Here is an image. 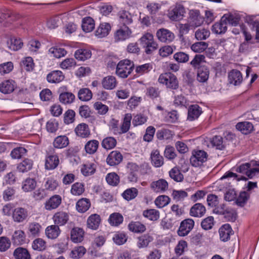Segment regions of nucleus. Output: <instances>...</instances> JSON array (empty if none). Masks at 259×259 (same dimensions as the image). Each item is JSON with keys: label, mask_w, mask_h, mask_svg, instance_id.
<instances>
[{"label": "nucleus", "mask_w": 259, "mask_h": 259, "mask_svg": "<svg viewBox=\"0 0 259 259\" xmlns=\"http://www.w3.org/2000/svg\"><path fill=\"white\" fill-rule=\"evenodd\" d=\"M134 68V63L131 60H121L116 66V74L121 78H126L132 73Z\"/></svg>", "instance_id": "obj_1"}, {"label": "nucleus", "mask_w": 259, "mask_h": 259, "mask_svg": "<svg viewBox=\"0 0 259 259\" xmlns=\"http://www.w3.org/2000/svg\"><path fill=\"white\" fill-rule=\"evenodd\" d=\"M160 83L165 84L167 88L176 90L179 87L178 80L177 77L170 72L161 74L158 78Z\"/></svg>", "instance_id": "obj_2"}, {"label": "nucleus", "mask_w": 259, "mask_h": 259, "mask_svg": "<svg viewBox=\"0 0 259 259\" xmlns=\"http://www.w3.org/2000/svg\"><path fill=\"white\" fill-rule=\"evenodd\" d=\"M208 154L203 150H194L190 157L191 164L194 167H200L207 159Z\"/></svg>", "instance_id": "obj_3"}, {"label": "nucleus", "mask_w": 259, "mask_h": 259, "mask_svg": "<svg viewBox=\"0 0 259 259\" xmlns=\"http://www.w3.org/2000/svg\"><path fill=\"white\" fill-rule=\"evenodd\" d=\"M255 163L254 161H251L242 164L239 166L236 167L235 170L236 172L245 174L246 176L249 179H252L256 175V172L259 171V169L257 167L252 168L251 166H253Z\"/></svg>", "instance_id": "obj_4"}, {"label": "nucleus", "mask_w": 259, "mask_h": 259, "mask_svg": "<svg viewBox=\"0 0 259 259\" xmlns=\"http://www.w3.org/2000/svg\"><path fill=\"white\" fill-rule=\"evenodd\" d=\"M132 31L127 26H121L114 33V40L115 42L124 41L129 38L132 34Z\"/></svg>", "instance_id": "obj_5"}, {"label": "nucleus", "mask_w": 259, "mask_h": 259, "mask_svg": "<svg viewBox=\"0 0 259 259\" xmlns=\"http://www.w3.org/2000/svg\"><path fill=\"white\" fill-rule=\"evenodd\" d=\"M194 226V221L191 219H187L183 221L178 231V235L180 236L187 235L192 230Z\"/></svg>", "instance_id": "obj_6"}, {"label": "nucleus", "mask_w": 259, "mask_h": 259, "mask_svg": "<svg viewBox=\"0 0 259 259\" xmlns=\"http://www.w3.org/2000/svg\"><path fill=\"white\" fill-rule=\"evenodd\" d=\"M185 13L184 8L181 5H177L169 10L168 17L172 21H179L183 19Z\"/></svg>", "instance_id": "obj_7"}, {"label": "nucleus", "mask_w": 259, "mask_h": 259, "mask_svg": "<svg viewBox=\"0 0 259 259\" xmlns=\"http://www.w3.org/2000/svg\"><path fill=\"white\" fill-rule=\"evenodd\" d=\"M156 36L159 40L165 43H169L175 38L174 34L170 30L165 28L158 29L156 32Z\"/></svg>", "instance_id": "obj_8"}, {"label": "nucleus", "mask_w": 259, "mask_h": 259, "mask_svg": "<svg viewBox=\"0 0 259 259\" xmlns=\"http://www.w3.org/2000/svg\"><path fill=\"white\" fill-rule=\"evenodd\" d=\"M61 202V197L59 195H55L46 202L45 207L47 210H51L58 208Z\"/></svg>", "instance_id": "obj_9"}, {"label": "nucleus", "mask_w": 259, "mask_h": 259, "mask_svg": "<svg viewBox=\"0 0 259 259\" xmlns=\"http://www.w3.org/2000/svg\"><path fill=\"white\" fill-rule=\"evenodd\" d=\"M28 217L27 210L22 207H17L14 209L12 217L16 222L20 223L23 222Z\"/></svg>", "instance_id": "obj_10"}, {"label": "nucleus", "mask_w": 259, "mask_h": 259, "mask_svg": "<svg viewBox=\"0 0 259 259\" xmlns=\"http://www.w3.org/2000/svg\"><path fill=\"white\" fill-rule=\"evenodd\" d=\"M188 21L190 24V26L194 29L203 23V19L198 11H194L191 12Z\"/></svg>", "instance_id": "obj_11"}, {"label": "nucleus", "mask_w": 259, "mask_h": 259, "mask_svg": "<svg viewBox=\"0 0 259 259\" xmlns=\"http://www.w3.org/2000/svg\"><path fill=\"white\" fill-rule=\"evenodd\" d=\"M122 159V155L119 151H113L108 155L106 161L110 166H114L119 164Z\"/></svg>", "instance_id": "obj_12"}, {"label": "nucleus", "mask_w": 259, "mask_h": 259, "mask_svg": "<svg viewBox=\"0 0 259 259\" xmlns=\"http://www.w3.org/2000/svg\"><path fill=\"white\" fill-rule=\"evenodd\" d=\"M150 187L157 193H163L168 189V183L164 179H160L151 183Z\"/></svg>", "instance_id": "obj_13"}, {"label": "nucleus", "mask_w": 259, "mask_h": 259, "mask_svg": "<svg viewBox=\"0 0 259 259\" xmlns=\"http://www.w3.org/2000/svg\"><path fill=\"white\" fill-rule=\"evenodd\" d=\"M242 79V74L238 70L233 69L229 73L228 80L230 84L238 85L241 84Z\"/></svg>", "instance_id": "obj_14"}, {"label": "nucleus", "mask_w": 259, "mask_h": 259, "mask_svg": "<svg viewBox=\"0 0 259 259\" xmlns=\"http://www.w3.org/2000/svg\"><path fill=\"white\" fill-rule=\"evenodd\" d=\"M16 87L15 82L13 80H5L0 83V92L8 94L12 93Z\"/></svg>", "instance_id": "obj_15"}, {"label": "nucleus", "mask_w": 259, "mask_h": 259, "mask_svg": "<svg viewBox=\"0 0 259 259\" xmlns=\"http://www.w3.org/2000/svg\"><path fill=\"white\" fill-rule=\"evenodd\" d=\"M227 30V23L225 20H223V17L220 21L214 23L211 28V31L217 34H224Z\"/></svg>", "instance_id": "obj_16"}, {"label": "nucleus", "mask_w": 259, "mask_h": 259, "mask_svg": "<svg viewBox=\"0 0 259 259\" xmlns=\"http://www.w3.org/2000/svg\"><path fill=\"white\" fill-rule=\"evenodd\" d=\"M55 224L59 226H63L67 223L69 220L67 213L64 211H59L55 213L53 218Z\"/></svg>", "instance_id": "obj_17"}, {"label": "nucleus", "mask_w": 259, "mask_h": 259, "mask_svg": "<svg viewBox=\"0 0 259 259\" xmlns=\"http://www.w3.org/2000/svg\"><path fill=\"white\" fill-rule=\"evenodd\" d=\"M118 21L123 26H127L133 22L132 16L130 13L122 10L118 13Z\"/></svg>", "instance_id": "obj_18"}, {"label": "nucleus", "mask_w": 259, "mask_h": 259, "mask_svg": "<svg viewBox=\"0 0 259 259\" xmlns=\"http://www.w3.org/2000/svg\"><path fill=\"white\" fill-rule=\"evenodd\" d=\"M64 78L63 73L59 70H54L47 76V80L50 83H59Z\"/></svg>", "instance_id": "obj_19"}, {"label": "nucleus", "mask_w": 259, "mask_h": 259, "mask_svg": "<svg viewBox=\"0 0 259 259\" xmlns=\"http://www.w3.org/2000/svg\"><path fill=\"white\" fill-rule=\"evenodd\" d=\"M201 113V108L198 105H191L188 109L187 119L193 121L198 118Z\"/></svg>", "instance_id": "obj_20"}, {"label": "nucleus", "mask_w": 259, "mask_h": 259, "mask_svg": "<svg viewBox=\"0 0 259 259\" xmlns=\"http://www.w3.org/2000/svg\"><path fill=\"white\" fill-rule=\"evenodd\" d=\"M220 239L223 241H227L230 238V235L232 234V230L231 226L226 224L223 225L219 229Z\"/></svg>", "instance_id": "obj_21"}, {"label": "nucleus", "mask_w": 259, "mask_h": 259, "mask_svg": "<svg viewBox=\"0 0 259 259\" xmlns=\"http://www.w3.org/2000/svg\"><path fill=\"white\" fill-rule=\"evenodd\" d=\"M206 212L205 206L201 203L195 204L190 209V215L194 217H201Z\"/></svg>", "instance_id": "obj_22"}, {"label": "nucleus", "mask_w": 259, "mask_h": 259, "mask_svg": "<svg viewBox=\"0 0 259 259\" xmlns=\"http://www.w3.org/2000/svg\"><path fill=\"white\" fill-rule=\"evenodd\" d=\"M223 20H225L227 24L236 26L239 24L240 16L237 13H228L223 16Z\"/></svg>", "instance_id": "obj_23"}, {"label": "nucleus", "mask_w": 259, "mask_h": 259, "mask_svg": "<svg viewBox=\"0 0 259 259\" xmlns=\"http://www.w3.org/2000/svg\"><path fill=\"white\" fill-rule=\"evenodd\" d=\"M209 71L206 66H201L197 69V80L200 82H206L209 77Z\"/></svg>", "instance_id": "obj_24"}, {"label": "nucleus", "mask_w": 259, "mask_h": 259, "mask_svg": "<svg viewBox=\"0 0 259 259\" xmlns=\"http://www.w3.org/2000/svg\"><path fill=\"white\" fill-rule=\"evenodd\" d=\"M153 240V237L149 234L142 235L137 238V245L139 248H146Z\"/></svg>", "instance_id": "obj_25"}, {"label": "nucleus", "mask_w": 259, "mask_h": 259, "mask_svg": "<svg viewBox=\"0 0 259 259\" xmlns=\"http://www.w3.org/2000/svg\"><path fill=\"white\" fill-rule=\"evenodd\" d=\"M60 230L57 225H51L47 227L45 233L47 237L51 239H54L58 237L60 233Z\"/></svg>", "instance_id": "obj_26"}, {"label": "nucleus", "mask_w": 259, "mask_h": 259, "mask_svg": "<svg viewBox=\"0 0 259 259\" xmlns=\"http://www.w3.org/2000/svg\"><path fill=\"white\" fill-rule=\"evenodd\" d=\"M110 30L111 26L109 23H101L96 30L95 34L99 38H102L108 35Z\"/></svg>", "instance_id": "obj_27"}, {"label": "nucleus", "mask_w": 259, "mask_h": 259, "mask_svg": "<svg viewBox=\"0 0 259 259\" xmlns=\"http://www.w3.org/2000/svg\"><path fill=\"white\" fill-rule=\"evenodd\" d=\"M152 164L156 167L161 166L164 163V159L157 150H153L151 154Z\"/></svg>", "instance_id": "obj_28"}, {"label": "nucleus", "mask_w": 259, "mask_h": 259, "mask_svg": "<svg viewBox=\"0 0 259 259\" xmlns=\"http://www.w3.org/2000/svg\"><path fill=\"white\" fill-rule=\"evenodd\" d=\"M59 163V159L57 155H49L46 158L45 167L51 170L57 167Z\"/></svg>", "instance_id": "obj_29"}, {"label": "nucleus", "mask_w": 259, "mask_h": 259, "mask_svg": "<svg viewBox=\"0 0 259 259\" xmlns=\"http://www.w3.org/2000/svg\"><path fill=\"white\" fill-rule=\"evenodd\" d=\"M76 134L81 138H87L90 135L88 125L84 123L78 124L75 128Z\"/></svg>", "instance_id": "obj_30"}, {"label": "nucleus", "mask_w": 259, "mask_h": 259, "mask_svg": "<svg viewBox=\"0 0 259 259\" xmlns=\"http://www.w3.org/2000/svg\"><path fill=\"white\" fill-rule=\"evenodd\" d=\"M100 222V215L97 214H93L88 219L87 225L88 228L93 230H96L99 227Z\"/></svg>", "instance_id": "obj_31"}, {"label": "nucleus", "mask_w": 259, "mask_h": 259, "mask_svg": "<svg viewBox=\"0 0 259 259\" xmlns=\"http://www.w3.org/2000/svg\"><path fill=\"white\" fill-rule=\"evenodd\" d=\"M103 87L106 90H112L117 85L116 78L113 76H107L105 77L102 81Z\"/></svg>", "instance_id": "obj_32"}, {"label": "nucleus", "mask_w": 259, "mask_h": 259, "mask_svg": "<svg viewBox=\"0 0 259 259\" xmlns=\"http://www.w3.org/2000/svg\"><path fill=\"white\" fill-rule=\"evenodd\" d=\"M236 129L245 135L250 133L253 130L252 124L248 121L239 122L236 124Z\"/></svg>", "instance_id": "obj_33"}, {"label": "nucleus", "mask_w": 259, "mask_h": 259, "mask_svg": "<svg viewBox=\"0 0 259 259\" xmlns=\"http://www.w3.org/2000/svg\"><path fill=\"white\" fill-rule=\"evenodd\" d=\"M69 139L66 136H59L57 137L54 142V147L58 149H62L67 147L69 144Z\"/></svg>", "instance_id": "obj_34"}, {"label": "nucleus", "mask_w": 259, "mask_h": 259, "mask_svg": "<svg viewBox=\"0 0 259 259\" xmlns=\"http://www.w3.org/2000/svg\"><path fill=\"white\" fill-rule=\"evenodd\" d=\"M84 231L79 228H74L71 231V239L75 243L80 242L83 238Z\"/></svg>", "instance_id": "obj_35"}, {"label": "nucleus", "mask_w": 259, "mask_h": 259, "mask_svg": "<svg viewBox=\"0 0 259 259\" xmlns=\"http://www.w3.org/2000/svg\"><path fill=\"white\" fill-rule=\"evenodd\" d=\"M90 201L87 198H82L79 199L76 204L77 210L81 213L87 211L90 207Z\"/></svg>", "instance_id": "obj_36"}, {"label": "nucleus", "mask_w": 259, "mask_h": 259, "mask_svg": "<svg viewBox=\"0 0 259 259\" xmlns=\"http://www.w3.org/2000/svg\"><path fill=\"white\" fill-rule=\"evenodd\" d=\"M82 29L85 32L92 31L95 28L94 20L90 17L84 18L82 21Z\"/></svg>", "instance_id": "obj_37"}, {"label": "nucleus", "mask_w": 259, "mask_h": 259, "mask_svg": "<svg viewBox=\"0 0 259 259\" xmlns=\"http://www.w3.org/2000/svg\"><path fill=\"white\" fill-rule=\"evenodd\" d=\"M210 144L211 147H215L217 149L223 150L225 147V142L223 138L220 136H215L210 139Z\"/></svg>", "instance_id": "obj_38"}, {"label": "nucleus", "mask_w": 259, "mask_h": 259, "mask_svg": "<svg viewBox=\"0 0 259 259\" xmlns=\"http://www.w3.org/2000/svg\"><path fill=\"white\" fill-rule=\"evenodd\" d=\"M129 230L134 233H141L145 231L146 226L139 222H132L128 225Z\"/></svg>", "instance_id": "obj_39"}, {"label": "nucleus", "mask_w": 259, "mask_h": 259, "mask_svg": "<svg viewBox=\"0 0 259 259\" xmlns=\"http://www.w3.org/2000/svg\"><path fill=\"white\" fill-rule=\"evenodd\" d=\"M13 255L16 259H30L28 251L23 247H18L14 251Z\"/></svg>", "instance_id": "obj_40"}, {"label": "nucleus", "mask_w": 259, "mask_h": 259, "mask_svg": "<svg viewBox=\"0 0 259 259\" xmlns=\"http://www.w3.org/2000/svg\"><path fill=\"white\" fill-rule=\"evenodd\" d=\"M33 164L32 160L26 158L18 164L17 169L20 172H25L32 168Z\"/></svg>", "instance_id": "obj_41"}, {"label": "nucleus", "mask_w": 259, "mask_h": 259, "mask_svg": "<svg viewBox=\"0 0 259 259\" xmlns=\"http://www.w3.org/2000/svg\"><path fill=\"white\" fill-rule=\"evenodd\" d=\"M75 99V96L71 92H65L62 93L59 96L60 102L64 104L72 103Z\"/></svg>", "instance_id": "obj_42"}, {"label": "nucleus", "mask_w": 259, "mask_h": 259, "mask_svg": "<svg viewBox=\"0 0 259 259\" xmlns=\"http://www.w3.org/2000/svg\"><path fill=\"white\" fill-rule=\"evenodd\" d=\"M91 55V51L87 49H78L74 54L75 58L80 61H84L90 58Z\"/></svg>", "instance_id": "obj_43"}, {"label": "nucleus", "mask_w": 259, "mask_h": 259, "mask_svg": "<svg viewBox=\"0 0 259 259\" xmlns=\"http://www.w3.org/2000/svg\"><path fill=\"white\" fill-rule=\"evenodd\" d=\"M36 186V182L32 178H27L22 183V188L25 192H29L34 190Z\"/></svg>", "instance_id": "obj_44"}, {"label": "nucleus", "mask_w": 259, "mask_h": 259, "mask_svg": "<svg viewBox=\"0 0 259 259\" xmlns=\"http://www.w3.org/2000/svg\"><path fill=\"white\" fill-rule=\"evenodd\" d=\"M132 116L131 113L125 114L123 121L120 127V131L118 133L121 134L126 133L130 129Z\"/></svg>", "instance_id": "obj_45"}, {"label": "nucleus", "mask_w": 259, "mask_h": 259, "mask_svg": "<svg viewBox=\"0 0 259 259\" xmlns=\"http://www.w3.org/2000/svg\"><path fill=\"white\" fill-rule=\"evenodd\" d=\"M143 215L144 217L152 221H157L159 218V212L155 209L145 210L143 211Z\"/></svg>", "instance_id": "obj_46"}, {"label": "nucleus", "mask_w": 259, "mask_h": 259, "mask_svg": "<svg viewBox=\"0 0 259 259\" xmlns=\"http://www.w3.org/2000/svg\"><path fill=\"white\" fill-rule=\"evenodd\" d=\"M169 176L177 182H181L184 179L183 175L177 167H174L169 171Z\"/></svg>", "instance_id": "obj_47"}, {"label": "nucleus", "mask_w": 259, "mask_h": 259, "mask_svg": "<svg viewBox=\"0 0 259 259\" xmlns=\"http://www.w3.org/2000/svg\"><path fill=\"white\" fill-rule=\"evenodd\" d=\"M7 44L10 50L17 51L22 48L23 42L20 39L12 37L8 41Z\"/></svg>", "instance_id": "obj_48"}, {"label": "nucleus", "mask_w": 259, "mask_h": 259, "mask_svg": "<svg viewBox=\"0 0 259 259\" xmlns=\"http://www.w3.org/2000/svg\"><path fill=\"white\" fill-rule=\"evenodd\" d=\"M78 97L79 100L83 101H89L92 98V92L88 88L81 89L78 91Z\"/></svg>", "instance_id": "obj_49"}, {"label": "nucleus", "mask_w": 259, "mask_h": 259, "mask_svg": "<svg viewBox=\"0 0 259 259\" xmlns=\"http://www.w3.org/2000/svg\"><path fill=\"white\" fill-rule=\"evenodd\" d=\"M99 142L96 140H92L88 141L85 145V150L89 154H94L98 149Z\"/></svg>", "instance_id": "obj_50"}, {"label": "nucleus", "mask_w": 259, "mask_h": 259, "mask_svg": "<svg viewBox=\"0 0 259 259\" xmlns=\"http://www.w3.org/2000/svg\"><path fill=\"white\" fill-rule=\"evenodd\" d=\"M138 190L137 188L133 187L125 190L122 193V197L126 200H131L137 197Z\"/></svg>", "instance_id": "obj_51"}, {"label": "nucleus", "mask_w": 259, "mask_h": 259, "mask_svg": "<svg viewBox=\"0 0 259 259\" xmlns=\"http://www.w3.org/2000/svg\"><path fill=\"white\" fill-rule=\"evenodd\" d=\"M123 218L121 214L119 213H113L109 217V221L110 224L114 226H117L123 222Z\"/></svg>", "instance_id": "obj_52"}, {"label": "nucleus", "mask_w": 259, "mask_h": 259, "mask_svg": "<svg viewBox=\"0 0 259 259\" xmlns=\"http://www.w3.org/2000/svg\"><path fill=\"white\" fill-rule=\"evenodd\" d=\"M116 140L114 138L108 137L103 139L102 146L106 149H111L116 146Z\"/></svg>", "instance_id": "obj_53"}, {"label": "nucleus", "mask_w": 259, "mask_h": 259, "mask_svg": "<svg viewBox=\"0 0 259 259\" xmlns=\"http://www.w3.org/2000/svg\"><path fill=\"white\" fill-rule=\"evenodd\" d=\"M106 180L108 184L113 186H117L119 183V177L115 172H111L106 177Z\"/></svg>", "instance_id": "obj_54"}, {"label": "nucleus", "mask_w": 259, "mask_h": 259, "mask_svg": "<svg viewBox=\"0 0 259 259\" xmlns=\"http://www.w3.org/2000/svg\"><path fill=\"white\" fill-rule=\"evenodd\" d=\"M170 202V198L166 195H161L155 200V204L158 208H162L167 205Z\"/></svg>", "instance_id": "obj_55"}, {"label": "nucleus", "mask_w": 259, "mask_h": 259, "mask_svg": "<svg viewBox=\"0 0 259 259\" xmlns=\"http://www.w3.org/2000/svg\"><path fill=\"white\" fill-rule=\"evenodd\" d=\"M84 185L81 183H75L71 187V193L73 195H80L84 192Z\"/></svg>", "instance_id": "obj_56"}, {"label": "nucleus", "mask_w": 259, "mask_h": 259, "mask_svg": "<svg viewBox=\"0 0 259 259\" xmlns=\"http://www.w3.org/2000/svg\"><path fill=\"white\" fill-rule=\"evenodd\" d=\"M208 47V44L204 41H199L193 44L191 47V50L196 53H201L205 51Z\"/></svg>", "instance_id": "obj_57"}, {"label": "nucleus", "mask_w": 259, "mask_h": 259, "mask_svg": "<svg viewBox=\"0 0 259 259\" xmlns=\"http://www.w3.org/2000/svg\"><path fill=\"white\" fill-rule=\"evenodd\" d=\"M26 152V149L24 147H17L12 150L11 152V156L13 159H19L21 158Z\"/></svg>", "instance_id": "obj_58"}, {"label": "nucleus", "mask_w": 259, "mask_h": 259, "mask_svg": "<svg viewBox=\"0 0 259 259\" xmlns=\"http://www.w3.org/2000/svg\"><path fill=\"white\" fill-rule=\"evenodd\" d=\"M86 250L83 246L75 247L71 252L70 256L73 258H79L85 253Z\"/></svg>", "instance_id": "obj_59"}, {"label": "nucleus", "mask_w": 259, "mask_h": 259, "mask_svg": "<svg viewBox=\"0 0 259 259\" xmlns=\"http://www.w3.org/2000/svg\"><path fill=\"white\" fill-rule=\"evenodd\" d=\"M205 56L203 55H196L193 60L191 61V65L194 68L198 69L202 66L201 63L205 62Z\"/></svg>", "instance_id": "obj_60"}, {"label": "nucleus", "mask_w": 259, "mask_h": 259, "mask_svg": "<svg viewBox=\"0 0 259 259\" xmlns=\"http://www.w3.org/2000/svg\"><path fill=\"white\" fill-rule=\"evenodd\" d=\"M32 247L35 250L43 251L46 248V242L41 238L36 239L32 243Z\"/></svg>", "instance_id": "obj_61"}, {"label": "nucleus", "mask_w": 259, "mask_h": 259, "mask_svg": "<svg viewBox=\"0 0 259 259\" xmlns=\"http://www.w3.org/2000/svg\"><path fill=\"white\" fill-rule=\"evenodd\" d=\"M127 239V236L124 233L119 232L115 233L112 238L114 243L119 245L125 243Z\"/></svg>", "instance_id": "obj_62"}, {"label": "nucleus", "mask_w": 259, "mask_h": 259, "mask_svg": "<svg viewBox=\"0 0 259 259\" xmlns=\"http://www.w3.org/2000/svg\"><path fill=\"white\" fill-rule=\"evenodd\" d=\"M210 35V32L206 29H198L195 33V38L197 40H202L207 38Z\"/></svg>", "instance_id": "obj_63"}, {"label": "nucleus", "mask_w": 259, "mask_h": 259, "mask_svg": "<svg viewBox=\"0 0 259 259\" xmlns=\"http://www.w3.org/2000/svg\"><path fill=\"white\" fill-rule=\"evenodd\" d=\"M214 225V218L212 216H209L203 219L201 223V226L203 229L208 230L211 229Z\"/></svg>", "instance_id": "obj_64"}]
</instances>
